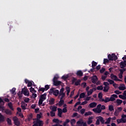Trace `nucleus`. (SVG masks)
Returning a JSON list of instances; mask_svg holds the SVG:
<instances>
[{"mask_svg":"<svg viewBox=\"0 0 126 126\" xmlns=\"http://www.w3.org/2000/svg\"><path fill=\"white\" fill-rule=\"evenodd\" d=\"M111 120H112V118L111 117L108 118L107 120L105 122V124L106 125L108 124H110V123L111 122Z\"/></svg>","mask_w":126,"mask_h":126,"instance_id":"c756f323","label":"nucleus"},{"mask_svg":"<svg viewBox=\"0 0 126 126\" xmlns=\"http://www.w3.org/2000/svg\"><path fill=\"white\" fill-rule=\"evenodd\" d=\"M119 77L120 79H122L123 78V73H120L119 75Z\"/></svg>","mask_w":126,"mask_h":126,"instance_id":"338daca9","label":"nucleus"},{"mask_svg":"<svg viewBox=\"0 0 126 126\" xmlns=\"http://www.w3.org/2000/svg\"><path fill=\"white\" fill-rule=\"evenodd\" d=\"M13 120L14 121V123L15 126H20V122H19V121L18 120V118H17V117H14L13 118Z\"/></svg>","mask_w":126,"mask_h":126,"instance_id":"423d86ee","label":"nucleus"},{"mask_svg":"<svg viewBox=\"0 0 126 126\" xmlns=\"http://www.w3.org/2000/svg\"><path fill=\"white\" fill-rule=\"evenodd\" d=\"M97 90H103V86H97Z\"/></svg>","mask_w":126,"mask_h":126,"instance_id":"864d4df0","label":"nucleus"},{"mask_svg":"<svg viewBox=\"0 0 126 126\" xmlns=\"http://www.w3.org/2000/svg\"><path fill=\"white\" fill-rule=\"evenodd\" d=\"M107 81H108V82H109V84H111V85L114 84L115 83V81H113V80L108 79Z\"/></svg>","mask_w":126,"mask_h":126,"instance_id":"37998d69","label":"nucleus"},{"mask_svg":"<svg viewBox=\"0 0 126 126\" xmlns=\"http://www.w3.org/2000/svg\"><path fill=\"white\" fill-rule=\"evenodd\" d=\"M66 92L70 93V88L69 87H66Z\"/></svg>","mask_w":126,"mask_h":126,"instance_id":"052dcab7","label":"nucleus"},{"mask_svg":"<svg viewBox=\"0 0 126 126\" xmlns=\"http://www.w3.org/2000/svg\"><path fill=\"white\" fill-rule=\"evenodd\" d=\"M51 117H55L56 116V113L54 112V111L50 112Z\"/></svg>","mask_w":126,"mask_h":126,"instance_id":"8fccbe9b","label":"nucleus"},{"mask_svg":"<svg viewBox=\"0 0 126 126\" xmlns=\"http://www.w3.org/2000/svg\"><path fill=\"white\" fill-rule=\"evenodd\" d=\"M80 99H81L82 98H84L85 97V93H82L80 94Z\"/></svg>","mask_w":126,"mask_h":126,"instance_id":"473e14b6","label":"nucleus"},{"mask_svg":"<svg viewBox=\"0 0 126 126\" xmlns=\"http://www.w3.org/2000/svg\"><path fill=\"white\" fill-rule=\"evenodd\" d=\"M109 89H110V87H104L103 92H108V91H109Z\"/></svg>","mask_w":126,"mask_h":126,"instance_id":"c85d7f7f","label":"nucleus"},{"mask_svg":"<svg viewBox=\"0 0 126 126\" xmlns=\"http://www.w3.org/2000/svg\"><path fill=\"white\" fill-rule=\"evenodd\" d=\"M16 91V88H13L12 90H11V92L13 95H15L16 93H15V91Z\"/></svg>","mask_w":126,"mask_h":126,"instance_id":"393cba45","label":"nucleus"},{"mask_svg":"<svg viewBox=\"0 0 126 126\" xmlns=\"http://www.w3.org/2000/svg\"><path fill=\"white\" fill-rule=\"evenodd\" d=\"M55 104V98H52L51 100H49V105H54Z\"/></svg>","mask_w":126,"mask_h":126,"instance_id":"5701e85b","label":"nucleus"},{"mask_svg":"<svg viewBox=\"0 0 126 126\" xmlns=\"http://www.w3.org/2000/svg\"><path fill=\"white\" fill-rule=\"evenodd\" d=\"M68 76H65V75H63L62 77V79H63V80H66V79L67 78Z\"/></svg>","mask_w":126,"mask_h":126,"instance_id":"13d9d810","label":"nucleus"},{"mask_svg":"<svg viewBox=\"0 0 126 126\" xmlns=\"http://www.w3.org/2000/svg\"><path fill=\"white\" fill-rule=\"evenodd\" d=\"M100 68H101V65H98L96 66L95 69H96V70H99Z\"/></svg>","mask_w":126,"mask_h":126,"instance_id":"69168bd1","label":"nucleus"},{"mask_svg":"<svg viewBox=\"0 0 126 126\" xmlns=\"http://www.w3.org/2000/svg\"><path fill=\"white\" fill-rule=\"evenodd\" d=\"M80 113H81V114H82V115H83V114H84L85 113V109H82L80 111Z\"/></svg>","mask_w":126,"mask_h":126,"instance_id":"e2e57ef3","label":"nucleus"},{"mask_svg":"<svg viewBox=\"0 0 126 126\" xmlns=\"http://www.w3.org/2000/svg\"><path fill=\"white\" fill-rule=\"evenodd\" d=\"M22 93H23L25 96H29V91H28V90H27V89H22Z\"/></svg>","mask_w":126,"mask_h":126,"instance_id":"6e6552de","label":"nucleus"},{"mask_svg":"<svg viewBox=\"0 0 126 126\" xmlns=\"http://www.w3.org/2000/svg\"><path fill=\"white\" fill-rule=\"evenodd\" d=\"M76 80H77L76 78H73L72 80V84H74L75 86H78V85H80V82H81V80H80V79L78 80L77 81H76Z\"/></svg>","mask_w":126,"mask_h":126,"instance_id":"39448f33","label":"nucleus"},{"mask_svg":"<svg viewBox=\"0 0 126 126\" xmlns=\"http://www.w3.org/2000/svg\"><path fill=\"white\" fill-rule=\"evenodd\" d=\"M36 122V124H37L38 126H44V122H43V121L40 120V119H37Z\"/></svg>","mask_w":126,"mask_h":126,"instance_id":"1a4fd4ad","label":"nucleus"},{"mask_svg":"<svg viewBox=\"0 0 126 126\" xmlns=\"http://www.w3.org/2000/svg\"><path fill=\"white\" fill-rule=\"evenodd\" d=\"M98 81V77H97L96 75H94L92 77V82L94 84H96V82Z\"/></svg>","mask_w":126,"mask_h":126,"instance_id":"0eeeda50","label":"nucleus"},{"mask_svg":"<svg viewBox=\"0 0 126 126\" xmlns=\"http://www.w3.org/2000/svg\"><path fill=\"white\" fill-rule=\"evenodd\" d=\"M109 63V60H108L107 59H104V60H103V63L104 64H106V63Z\"/></svg>","mask_w":126,"mask_h":126,"instance_id":"09e8293b","label":"nucleus"},{"mask_svg":"<svg viewBox=\"0 0 126 126\" xmlns=\"http://www.w3.org/2000/svg\"><path fill=\"white\" fill-rule=\"evenodd\" d=\"M58 115L60 118H62V115L63 114V110H62L61 108H58Z\"/></svg>","mask_w":126,"mask_h":126,"instance_id":"f3484780","label":"nucleus"},{"mask_svg":"<svg viewBox=\"0 0 126 126\" xmlns=\"http://www.w3.org/2000/svg\"><path fill=\"white\" fill-rule=\"evenodd\" d=\"M7 124L9 126H11V120L9 118H7Z\"/></svg>","mask_w":126,"mask_h":126,"instance_id":"c9c22d12","label":"nucleus"},{"mask_svg":"<svg viewBox=\"0 0 126 126\" xmlns=\"http://www.w3.org/2000/svg\"><path fill=\"white\" fill-rule=\"evenodd\" d=\"M101 106L102 105H101V104L97 105L96 108H94L93 109V112H94V113H95V114H100V113L102 112V110L101 109Z\"/></svg>","mask_w":126,"mask_h":126,"instance_id":"7ed1b4c3","label":"nucleus"},{"mask_svg":"<svg viewBox=\"0 0 126 126\" xmlns=\"http://www.w3.org/2000/svg\"><path fill=\"white\" fill-rule=\"evenodd\" d=\"M5 113L6 115H11V111L9 109H5Z\"/></svg>","mask_w":126,"mask_h":126,"instance_id":"a878e982","label":"nucleus"},{"mask_svg":"<svg viewBox=\"0 0 126 126\" xmlns=\"http://www.w3.org/2000/svg\"><path fill=\"white\" fill-rule=\"evenodd\" d=\"M119 114H120V111H118V110H116L114 112V115L116 117H118L119 116Z\"/></svg>","mask_w":126,"mask_h":126,"instance_id":"79ce46f5","label":"nucleus"},{"mask_svg":"<svg viewBox=\"0 0 126 126\" xmlns=\"http://www.w3.org/2000/svg\"><path fill=\"white\" fill-rule=\"evenodd\" d=\"M116 103H117V104H118V105H121L122 104V103H123V100H122L121 99H117L116 100Z\"/></svg>","mask_w":126,"mask_h":126,"instance_id":"7c9ffc66","label":"nucleus"},{"mask_svg":"<svg viewBox=\"0 0 126 126\" xmlns=\"http://www.w3.org/2000/svg\"><path fill=\"white\" fill-rule=\"evenodd\" d=\"M76 74L78 76L81 77L83 75V72L81 70H79L77 72Z\"/></svg>","mask_w":126,"mask_h":126,"instance_id":"aec40b11","label":"nucleus"},{"mask_svg":"<svg viewBox=\"0 0 126 126\" xmlns=\"http://www.w3.org/2000/svg\"><path fill=\"white\" fill-rule=\"evenodd\" d=\"M21 107L22 110H27V108H26L25 105L24 104H23V103H22Z\"/></svg>","mask_w":126,"mask_h":126,"instance_id":"de8ad7c7","label":"nucleus"},{"mask_svg":"<svg viewBox=\"0 0 126 126\" xmlns=\"http://www.w3.org/2000/svg\"><path fill=\"white\" fill-rule=\"evenodd\" d=\"M108 109L110 112H113V111H114V106H113L112 105H109L108 106Z\"/></svg>","mask_w":126,"mask_h":126,"instance_id":"b1692460","label":"nucleus"},{"mask_svg":"<svg viewBox=\"0 0 126 126\" xmlns=\"http://www.w3.org/2000/svg\"><path fill=\"white\" fill-rule=\"evenodd\" d=\"M57 108H58L57 106H54L52 108V112H56L57 111Z\"/></svg>","mask_w":126,"mask_h":126,"instance_id":"a19ab883","label":"nucleus"},{"mask_svg":"<svg viewBox=\"0 0 126 126\" xmlns=\"http://www.w3.org/2000/svg\"><path fill=\"white\" fill-rule=\"evenodd\" d=\"M108 59L109 61H117L118 60V56L114 54H109L108 55Z\"/></svg>","mask_w":126,"mask_h":126,"instance_id":"20e7f679","label":"nucleus"},{"mask_svg":"<svg viewBox=\"0 0 126 126\" xmlns=\"http://www.w3.org/2000/svg\"><path fill=\"white\" fill-rule=\"evenodd\" d=\"M44 88V90L45 91H47V90H49V89H50V86H49L48 85H46L45 86V88Z\"/></svg>","mask_w":126,"mask_h":126,"instance_id":"ea45409f","label":"nucleus"},{"mask_svg":"<svg viewBox=\"0 0 126 126\" xmlns=\"http://www.w3.org/2000/svg\"><path fill=\"white\" fill-rule=\"evenodd\" d=\"M41 115L42 114H37L36 115L37 120H40V119H41Z\"/></svg>","mask_w":126,"mask_h":126,"instance_id":"6e6d98bb","label":"nucleus"},{"mask_svg":"<svg viewBox=\"0 0 126 126\" xmlns=\"http://www.w3.org/2000/svg\"><path fill=\"white\" fill-rule=\"evenodd\" d=\"M103 85L105 86V87H109V83L108 82H103Z\"/></svg>","mask_w":126,"mask_h":126,"instance_id":"3c124183","label":"nucleus"},{"mask_svg":"<svg viewBox=\"0 0 126 126\" xmlns=\"http://www.w3.org/2000/svg\"><path fill=\"white\" fill-rule=\"evenodd\" d=\"M47 93H44L43 94H41L40 95V99H41V100H43V101H45V100H46V99H47Z\"/></svg>","mask_w":126,"mask_h":126,"instance_id":"ddd939ff","label":"nucleus"},{"mask_svg":"<svg viewBox=\"0 0 126 126\" xmlns=\"http://www.w3.org/2000/svg\"><path fill=\"white\" fill-rule=\"evenodd\" d=\"M110 77L112 80H114L115 81L118 80V77L116 75H114V74H111Z\"/></svg>","mask_w":126,"mask_h":126,"instance_id":"4468645a","label":"nucleus"},{"mask_svg":"<svg viewBox=\"0 0 126 126\" xmlns=\"http://www.w3.org/2000/svg\"><path fill=\"white\" fill-rule=\"evenodd\" d=\"M64 103V100L60 99L59 102V106H63Z\"/></svg>","mask_w":126,"mask_h":126,"instance_id":"bb28decb","label":"nucleus"},{"mask_svg":"<svg viewBox=\"0 0 126 126\" xmlns=\"http://www.w3.org/2000/svg\"><path fill=\"white\" fill-rule=\"evenodd\" d=\"M97 106V103L96 102H92L89 105V108H95Z\"/></svg>","mask_w":126,"mask_h":126,"instance_id":"2eb2a0df","label":"nucleus"},{"mask_svg":"<svg viewBox=\"0 0 126 126\" xmlns=\"http://www.w3.org/2000/svg\"><path fill=\"white\" fill-rule=\"evenodd\" d=\"M92 117L89 118L88 121V125H91L93 123Z\"/></svg>","mask_w":126,"mask_h":126,"instance_id":"2f4dec72","label":"nucleus"},{"mask_svg":"<svg viewBox=\"0 0 126 126\" xmlns=\"http://www.w3.org/2000/svg\"><path fill=\"white\" fill-rule=\"evenodd\" d=\"M92 63V66H96L97 64H98V63L95 61H93Z\"/></svg>","mask_w":126,"mask_h":126,"instance_id":"c03bdc74","label":"nucleus"},{"mask_svg":"<svg viewBox=\"0 0 126 126\" xmlns=\"http://www.w3.org/2000/svg\"><path fill=\"white\" fill-rule=\"evenodd\" d=\"M53 84L54 86H59V85H61V84H62V82L60 81H55L53 82Z\"/></svg>","mask_w":126,"mask_h":126,"instance_id":"dca6fc26","label":"nucleus"},{"mask_svg":"<svg viewBox=\"0 0 126 126\" xmlns=\"http://www.w3.org/2000/svg\"><path fill=\"white\" fill-rule=\"evenodd\" d=\"M0 122H4V116L0 113Z\"/></svg>","mask_w":126,"mask_h":126,"instance_id":"4be33fe9","label":"nucleus"},{"mask_svg":"<svg viewBox=\"0 0 126 126\" xmlns=\"http://www.w3.org/2000/svg\"><path fill=\"white\" fill-rule=\"evenodd\" d=\"M59 98H60V97H61V96H64L65 95V93H59Z\"/></svg>","mask_w":126,"mask_h":126,"instance_id":"603ef678","label":"nucleus"},{"mask_svg":"<svg viewBox=\"0 0 126 126\" xmlns=\"http://www.w3.org/2000/svg\"><path fill=\"white\" fill-rule=\"evenodd\" d=\"M114 93H115V94H117L118 95H119V94H122V92H120V91L119 90H116L114 92Z\"/></svg>","mask_w":126,"mask_h":126,"instance_id":"5fc2aeb1","label":"nucleus"},{"mask_svg":"<svg viewBox=\"0 0 126 126\" xmlns=\"http://www.w3.org/2000/svg\"><path fill=\"white\" fill-rule=\"evenodd\" d=\"M121 121L123 123H126V119L125 118H121Z\"/></svg>","mask_w":126,"mask_h":126,"instance_id":"774afa93","label":"nucleus"},{"mask_svg":"<svg viewBox=\"0 0 126 126\" xmlns=\"http://www.w3.org/2000/svg\"><path fill=\"white\" fill-rule=\"evenodd\" d=\"M58 79H59V76H54V77L53 79V82H55V81H58Z\"/></svg>","mask_w":126,"mask_h":126,"instance_id":"a18cd8bd","label":"nucleus"},{"mask_svg":"<svg viewBox=\"0 0 126 126\" xmlns=\"http://www.w3.org/2000/svg\"><path fill=\"white\" fill-rule=\"evenodd\" d=\"M119 90H121L122 91H124V90H126V85H125V84H120V86L119 87Z\"/></svg>","mask_w":126,"mask_h":126,"instance_id":"9b49d317","label":"nucleus"},{"mask_svg":"<svg viewBox=\"0 0 126 126\" xmlns=\"http://www.w3.org/2000/svg\"><path fill=\"white\" fill-rule=\"evenodd\" d=\"M98 97L99 99L100 102H102V100H103L104 98H103V94L102 93H99L98 95Z\"/></svg>","mask_w":126,"mask_h":126,"instance_id":"6ab92c4d","label":"nucleus"},{"mask_svg":"<svg viewBox=\"0 0 126 126\" xmlns=\"http://www.w3.org/2000/svg\"><path fill=\"white\" fill-rule=\"evenodd\" d=\"M8 106L9 107V108L10 109V110H11L12 111L14 110V109L13 108V106H12V103H11V102L8 103Z\"/></svg>","mask_w":126,"mask_h":126,"instance_id":"412c9836","label":"nucleus"},{"mask_svg":"<svg viewBox=\"0 0 126 126\" xmlns=\"http://www.w3.org/2000/svg\"><path fill=\"white\" fill-rule=\"evenodd\" d=\"M92 115V112L89 111L88 112H86L85 113V116L86 117L87 116H91Z\"/></svg>","mask_w":126,"mask_h":126,"instance_id":"58836bf2","label":"nucleus"},{"mask_svg":"<svg viewBox=\"0 0 126 126\" xmlns=\"http://www.w3.org/2000/svg\"><path fill=\"white\" fill-rule=\"evenodd\" d=\"M119 97L120 98V99H122L123 100H126V97L124 95H123L122 94H120Z\"/></svg>","mask_w":126,"mask_h":126,"instance_id":"f704fd0d","label":"nucleus"},{"mask_svg":"<svg viewBox=\"0 0 126 126\" xmlns=\"http://www.w3.org/2000/svg\"><path fill=\"white\" fill-rule=\"evenodd\" d=\"M32 82L30 81L28 83V87H31V86H32Z\"/></svg>","mask_w":126,"mask_h":126,"instance_id":"bf43d9fd","label":"nucleus"},{"mask_svg":"<svg viewBox=\"0 0 126 126\" xmlns=\"http://www.w3.org/2000/svg\"><path fill=\"white\" fill-rule=\"evenodd\" d=\"M77 125H83V126H87V124H86V122H83L82 120H79L77 122Z\"/></svg>","mask_w":126,"mask_h":126,"instance_id":"9d476101","label":"nucleus"},{"mask_svg":"<svg viewBox=\"0 0 126 126\" xmlns=\"http://www.w3.org/2000/svg\"><path fill=\"white\" fill-rule=\"evenodd\" d=\"M49 93L50 94H53L54 96L57 97V96H59V94H60V91H59V90H55V88H52L50 89Z\"/></svg>","mask_w":126,"mask_h":126,"instance_id":"f03ea898","label":"nucleus"},{"mask_svg":"<svg viewBox=\"0 0 126 126\" xmlns=\"http://www.w3.org/2000/svg\"><path fill=\"white\" fill-rule=\"evenodd\" d=\"M115 98H118V95L117 94H112L110 98L109 97H105V99H101V102H104V103H108L109 102H114L116 100Z\"/></svg>","mask_w":126,"mask_h":126,"instance_id":"f257e3e1","label":"nucleus"},{"mask_svg":"<svg viewBox=\"0 0 126 126\" xmlns=\"http://www.w3.org/2000/svg\"><path fill=\"white\" fill-rule=\"evenodd\" d=\"M93 93V90H90V91H88L87 93V95L88 96H90V95H91V94H92Z\"/></svg>","mask_w":126,"mask_h":126,"instance_id":"4c0bfd02","label":"nucleus"},{"mask_svg":"<svg viewBox=\"0 0 126 126\" xmlns=\"http://www.w3.org/2000/svg\"><path fill=\"white\" fill-rule=\"evenodd\" d=\"M126 66V60H124V62H121L120 63L121 68H125Z\"/></svg>","mask_w":126,"mask_h":126,"instance_id":"f8f14e48","label":"nucleus"},{"mask_svg":"<svg viewBox=\"0 0 126 126\" xmlns=\"http://www.w3.org/2000/svg\"><path fill=\"white\" fill-rule=\"evenodd\" d=\"M53 123H56V124H59V122H60V120L58 119H54L53 120Z\"/></svg>","mask_w":126,"mask_h":126,"instance_id":"49530a36","label":"nucleus"},{"mask_svg":"<svg viewBox=\"0 0 126 126\" xmlns=\"http://www.w3.org/2000/svg\"><path fill=\"white\" fill-rule=\"evenodd\" d=\"M76 122V121H75V119H74L71 120V121H70L71 126H73V125H74V124H75Z\"/></svg>","mask_w":126,"mask_h":126,"instance_id":"72a5a7b5","label":"nucleus"},{"mask_svg":"<svg viewBox=\"0 0 126 126\" xmlns=\"http://www.w3.org/2000/svg\"><path fill=\"white\" fill-rule=\"evenodd\" d=\"M66 112H67V109H66V107H65L64 108H63V109L62 110V112L63 113H66Z\"/></svg>","mask_w":126,"mask_h":126,"instance_id":"4d7b16f0","label":"nucleus"},{"mask_svg":"<svg viewBox=\"0 0 126 126\" xmlns=\"http://www.w3.org/2000/svg\"><path fill=\"white\" fill-rule=\"evenodd\" d=\"M45 91H46L45 90L44 88H39V89L38 90V92H42V93H44V92H45Z\"/></svg>","mask_w":126,"mask_h":126,"instance_id":"cd10ccee","label":"nucleus"},{"mask_svg":"<svg viewBox=\"0 0 126 126\" xmlns=\"http://www.w3.org/2000/svg\"><path fill=\"white\" fill-rule=\"evenodd\" d=\"M97 118L99 120V121L101 123L102 125H103V124H105V120H104V118H103V117L101 116H98L97 117Z\"/></svg>","mask_w":126,"mask_h":126,"instance_id":"a211bd4d","label":"nucleus"},{"mask_svg":"<svg viewBox=\"0 0 126 126\" xmlns=\"http://www.w3.org/2000/svg\"><path fill=\"white\" fill-rule=\"evenodd\" d=\"M126 68H123V69H121V70H120V73L123 74V73H124V72H125V71H126Z\"/></svg>","mask_w":126,"mask_h":126,"instance_id":"0e129e2a","label":"nucleus"},{"mask_svg":"<svg viewBox=\"0 0 126 126\" xmlns=\"http://www.w3.org/2000/svg\"><path fill=\"white\" fill-rule=\"evenodd\" d=\"M105 70H106V69H105V68H102L100 70V73H103V72H104L105 71Z\"/></svg>","mask_w":126,"mask_h":126,"instance_id":"680f3d73","label":"nucleus"},{"mask_svg":"<svg viewBox=\"0 0 126 126\" xmlns=\"http://www.w3.org/2000/svg\"><path fill=\"white\" fill-rule=\"evenodd\" d=\"M43 102H44V100L42 99H41V98H39V101H38V105L41 106L42 104H43Z\"/></svg>","mask_w":126,"mask_h":126,"instance_id":"e433bc0d","label":"nucleus"}]
</instances>
